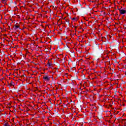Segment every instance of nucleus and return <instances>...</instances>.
Here are the masks:
<instances>
[{
  "instance_id": "obj_1",
  "label": "nucleus",
  "mask_w": 126,
  "mask_h": 126,
  "mask_svg": "<svg viewBox=\"0 0 126 126\" xmlns=\"http://www.w3.org/2000/svg\"><path fill=\"white\" fill-rule=\"evenodd\" d=\"M50 77L48 76L47 75H44L43 76V79L46 80L47 81H50Z\"/></svg>"
},
{
  "instance_id": "obj_2",
  "label": "nucleus",
  "mask_w": 126,
  "mask_h": 126,
  "mask_svg": "<svg viewBox=\"0 0 126 126\" xmlns=\"http://www.w3.org/2000/svg\"><path fill=\"white\" fill-rule=\"evenodd\" d=\"M119 10L120 12V14H126V10L119 9Z\"/></svg>"
},
{
  "instance_id": "obj_3",
  "label": "nucleus",
  "mask_w": 126,
  "mask_h": 126,
  "mask_svg": "<svg viewBox=\"0 0 126 126\" xmlns=\"http://www.w3.org/2000/svg\"><path fill=\"white\" fill-rule=\"evenodd\" d=\"M20 26H15L13 27L14 30H16V29H18L19 28Z\"/></svg>"
},
{
  "instance_id": "obj_4",
  "label": "nucleus",
  "mask_w": 126,
  "mask_h": 126,
  "mask_svg": "<svg viewBox=\"0 0 126 126\" xmlns=\"http://www.w3.org/2000/svg\"><path fill=\"white\" fill-rule=\"evenodd\" d=\"M13 84H14V83L11 81L10 83V85L13 86Z\"/></svg>"
},
{
  "instance_id": "obj_5",
  "label": "nucleus",
  "mask_w": 126,
  "mask_h": 126,
  "mask_svg": "<svg viewBox=\"0 0 126 126\" xmlns=\"http://www.w3.org/2000/svg\"><path fill=\"white\" fill-rule=\"evenodd\" d=\"M48 66L50 67L51 66H52V65L50 63V62H48Z\"/></svg>"
},
{
  "instance_id": "obj_6",
  "label": "nucleus",
  "mask_w": 126,
  "mask_h": 126,
  "mask_svg": "<svg viewBox=\"0 0 126 126\" xmlns=\"http://www.w3.org/2000/svg\"><path fill=\"white\" fill-rule=\"evenodd\" d=\"M4 126H10L9 125H8V123H5V124H4Z\"/></svg>"
},
{
  "instance_id": "obj_7",
  "label": "nucleus",
  "mask_w": 126,
  "mask_h": 126,
  "mask_svg": "<svg viewBox=\"0 0 126 126\" xmlns=\"http://www.w3.org/2000/svg\"><path fill=\"white\" fill-rule=\"evenodd\" d=\"M7 0H1L2 2H5V1H6Z\"/></svg>"
},
{
  "instance_id": "obj_8",
  "label": "nucleus",
  "mask_w": 126,
  "mask_h": 126,
  "mask_svg": "<svg viewBox=\"0 0 126 126\" xmlns=\"http://www.w3.org/2000/svg\"><path fill=\"white\" fill-rule=\"evenodd\" d=\"M76 19V18H73L72 19V20H75Z\"/></svg>"
},
{
  "instance_id": "obj_9",
  "label": "nucleus",
  "mask_w": 126,
  "mask_h": 126,
  "mask_svg": "<svg viewBox=\"0 0 126 126\" xmlns=\"http://www.w3.org/2000/svg\"><path fill=\"white\" fill-rule=\"evenodd\" d=\"M66 22H67V23H69V21H66Z\"/></svg>"
},
{
  "instance_id": "obj_10",
  "label": "nucleus",
  "mask_w": 126,
  "mask_h": 126,
  "mask_svg": "<svg viewBox=\"0 0 126 126\" xmlns=\"http://www.w3.org/2000/svg\"><path fill=\"white\" fill-rule=\"evenodd\" d=\"M84 92H84V91L82 92V94H83L84 93Z\"/></svg>"
},
{
  "instance_id": "obj_11",
  "label": "nucleus",
  "mask_w": 126,
  "mask_h": 126,
  "mask_svg": "<svg viewBox=\"0 0 126 126\" xmlns=\"http://www.w3.org/2000/svg\"><path fill=\"white\" fill-rule=\"evenodd\" d=\"M72 28H73V27H74V26L72 25Z\"/></svg>"
},
{
  "instance_id": "obj_12",
  "label": "nucleus",
  "mask_w": 126,
  "mask_h": 126,
  "mask_svg": "<svg viewBox=\"0 0 126 126\" xmlns=\"http://www.w3.org/2000/svg\"><path fill=\"white\" fill-rule=\"evenodd\" d=\"M40 76H39V77H39V78H40Z\"/></svg>"
}]
</instances>
